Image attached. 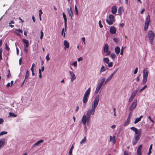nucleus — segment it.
<instances>
[{"label":"nucleus","mask_w":155,"mask_h":155,"mask_svg":"<svg viewBox=\"0 0 155 155\" xmlns=\"http://www.w3.org/2000/svg\"><path fill=\"white\" fill-rule=\"evenodd\" d=\"M130 129L134 131L135 133L136 134L134 135V139L132 140V144L133 145H135L140 139L141 133V130L140 129L138 130L136 128L134 127H131Z\"/></svg>","instance_id":"1"},{"label":"nucleus","mask_w":155,"mask_h":155,"mask_svg":"<svg viewBox=\"0 0 155 155\" xmlns=\"http://www.w3.org/2000/svg\"><path fill=\"white\" fill-rule=\"evenodd\" d=\"M99 95H97L95 98L94 100L92 103L91 108L89 109L87 112H89V114L93 115L95 113V109L97 107L99 101Z\"/></svg>","instance_id":"2"},{"label":"nucleus","mask_w":155,"mask_h":155,"mask_svg":"<svg viewBox=\"0 0 155 155\" xmlns=\"http://www.w3.org/2000/svg\"><path fill=\"white\" fill-rule=\"evenodd\" d=\"M91 88H89L86 91L83 98L82 101L84 104H86L88 101L91 92Z\"/></svg>","instance_id":"3"},{"label":"nucleus","mask_w":155,"mask_h":155,"mask_svg":"<svg viewBox=\"0 0 155 155\" xmlns=\"http://www.w3.org/2000/svg\"><path fill=\"white\" fill-rule=\"evenodd\" d=\"M148 35L149 40L152 44L153 42V40L155 37L154 33L152 31L150 30L148 31Z\"/></svg>","instance_id":"4"},{"label":"nucleus","mask_w":155,"mask_h":155,"mask_svg":"<svg viewBox=\"0 0 155 155\" xmlns=\"http://www.w3.org/2000/svg\"><path fill=\"white\" fill-rule=\"evenodd\" d=\"M137 99H135L134 100L133 103L129 108V110L130 111H132L134 110L137 106Z\"/></svg>","instance_id":"5"},{"label":"nucleus","mask_w":155,"mask_h":155,"mask_svg":"<svg viewBox=\"0 0 155 155\" xmlns=\"http://www.w3.org/2000/svg\"><path fill=\"white\" fill-rule=\"evenodd\" d=\"M150 21V16L149 15H148L146 19L145 23V26L144 27V30L145 31H146L148 29L149 23Z\"/></svg>","instance_id":"6"},{"label":"nucleus","mask_w":155,"mask_h":155,"mask_svg":"<svg viewBox=\"0 0 155 155\" xmlns=\"http://www.w3.org/2000/svg\"><path fill=\"white\" fill-rule=\"evenodd\" d=\"M131 117V113H130L129 114V115H128V116L127 117V120H126V122L124 124V127L126 126L129 124L130 122V119Z\"/></svg>","instance_id":"7"},{"label":"nucleus","mask_w":155,"mask_h":155,"mask_svg":"<svg viewBox=\"0 0 155 155\" xmlns=\"http://www.w3.org/2000/svg\"><path fill=\"white\" fill-rule=\"evenodd\" d=\"M137 93V91H134L130 97L129 99V102H131L133 99L134 97H135L136 95V94Z\"/></svg>","instance_id":"8"},{"label":"nucleus","mask_w":155,"mask_h":155,"mask_svg":"<svg viewBox=\"0 0 155 155\" xmlns=\"http://www.w3.org/2000/svg\"><path fill=\"white\" fill-rule=\"evenodd\" d=\"M109 48L107 44H106L104 45V51L105 53H107L108 54H109L110 53V51L108 50Z\"/></svg>","instance_id":"9"},{"label":"nucleus","mask_w":155,"mask_h":155,"mask_svg":"<svg viewBox=\"0 0 155 155\" xmlns=\"http://www.w3.org/2000/svg\"><path fill=\"white\" fill-rule=\"evenodd\" d=\"M87 121L89 122V121H87V118L86 116L84 115L82 118L81 122L84 125H85Z\"/></svg>","instance_id":"10"},{"label":"nucleus","mask_w":155,"mask_h":155,"mask_svg":"<svg viewBox=\"0 0 155 155\" xmlns=\"http://www.w3.org/2000/svg\"><path fill=\"white\" fill-rule=\"evenodd\" d=\"M110 31L111 34H114L116 33V29L114 27L111 26L110 29Z\"/></svg>","instance_id":"11"},{"label":"nucleus","mask_w":155,"mask_h":155,"mask_svg":"<svg viewBox=\"0 0 155 155\" xmlns=\"http://www.w3.org/2000/svg\"><path fill=\"white\" fill-rule=\"evenodd\" d=\"M110 141L111 142L113 143H115L116 142L115 136H110Z\"/></svg>","instance_id":"12"},{"label":"nucleus","mask_w":155,"mask_h":155,"mask_svg":"<svg viewBox=\"0 0 155 155\" xmlns=\"http://www.w3.org/2000/svg\"><path fill=\"white\" fill-rule=\"evenodd\" d=\"M5 144V139L2 138L0 140V149H1Z\"/></svg>","instance_id":"13"},{"label":"nucleus","mask_w":155,"mask_h":155,"mask_svg":"<svg viewBox=\"0 0 155 155\" xmlns=\"http://www.w3.org/2000/svg\"><path fill=\"white\" fill-rule=\"evenodd\" d=\"M142 147V145L141 144L139 145L137 149V155H142L141 154V148Z\"/></svg>","instance_id":"14"},{"label":"nucleus","mask_w":155,"mask_h":155,"mask_svg":"<svg viewBox=\"0 0 155 155\" xmlns=\"http://www.w3.org/2000/svg\"><path fill=\"white\" fill-rule=\"evenodd\" d=\"M64 44L65 46L64 49L65 50L66 49V48H68L69 47V44L68 42L66 40H64Z\"/></svg>","instance_id":"15"},{"label":"nucleus","mask_w":155,"mask_h":155,"mask_svg":"<svg viewBox=\"0 0 155 155\" xmlns=\"http://www.w3.org/2000/svg\"><path fill=\"white\" fill-rule=\"evenodd\" d=\"M143 77L147 78L149 72L146 68L143 70Z\"/></svg>","instance_id":"16"},{"label":"nucleus","mask_w":155,"mask_h":155,"mask_svg":"<svg viewBox=\"0 0 155 155\" xmlns=\"http://www.w3.org/2000/svg\"><path fill=\"white\" fill-rule=\"evenodd\" d=\"M15 32L18 36H21L20 33H22L23 31L22 30L20 29H16L15 30Z\"/></svg>","instance_id":"17"},{"label":"nucleus","mask_w":155,"mask_h":155,"mask_svg":"<svg viewBox=\"0 0 155 155\" xmlns=\"http://www.w3.org/2000/svg\"><path fill=\"white\" fill-rule=\"evenodd\" d=\"M69 73L71 76V81H73L76 78L75 75L72 71H70Z\"/></svg>","instance_id":"18"},{"label":"nucleus","mask_w":155,"mask_h":155,"mask_svg":"<svg viewBox=\"0 0 155 155\" xmlns=\"http://www.w3.org/2000/svg\"><path fill=\"white\" fill-rule=\"evenodd\" d=\"M44 141L43 140H41L37 141L33 146L32 148L34 147L35 146H38L41 143H42Z\"/></svg>","instance_id":"19"},{"label":"nucleus","mask_w":155,"mask_h":155,"mask_svg":"<svg viewBox=\"0 0 155 155\" xmlns=\"http://www.w3.org/2000/svg\"><path fill=\"white\" fill-rule=\"evenodd\" d=\"M117 12V8L115 6H113L112 8L111 12L113 14H115Z\"/></svg>","instance_id":"20"},{"label":"nucleus","mask_w":155,"mask_h":155,"mask_svg":"<svg viewBox=\"0 0 155 155\" xmlns=\"http://www.w3.org/2000/svg\"><path fill=\"white\" fill-rule=\"evenodd\" d=\"M70 10L69 9L68 11V14L69 16L71 17V19H72V17L73 16V14L71 7H70Z\"/></svg>","instance_id":"21"},{"label":"nucleus","mask_w":155,"mask_h":155,"mask_svg":"<svg viewBox=\"0 0 155 155\" xmlns=\"http://www.w3.org/2000/svg\"><path fill=\"white\" fill-rule=\"evenodd\" d=\"M120 51V48L118 46H117L115 48V51L117 54H118Z\"/></svg>","instance_id":"22"},{"label":"nucleus","mask_w":155,"mask_h":155,"mask_svg":"<svg viewBox=\"0 0 155 155\" xmlns=\"http://www.w3.org/2000/svg\"><path fill=\"white\" fill-rule=\"evenodd\" d=\"M22 41L25 44V46L26 48H27L29 46V42L28 40L25 39H23L22 40Z\"/></svg>","instance_id":"23"},{"label":"nucleus","mask_w":155,"mask_h":155,"mask_svg":"<svg viewBox=\"0 0 155 155\" xmlns=\"http://www.w3.org/2000/svg\"><path fill=\"white\" fill-rule=\"evenodd\" d=\"M63 17L64 20L65 26L66 27L67 26V19L66 15L65 14L64 12H63Z\"/></svg>","instance_id":"24"},{"label":"nucleus","mask_w":155,"mask_h":155,"mask_svg":"<svg viewBox=\"0 0 155 155\" xmlns=\"http://www.w3.org/2000/svg\"><path fill=\"white\" fill-rule=\"evenodd\" d=\"M107 23L109 25H112L114 21L110 19H107L106 20Z\"/></svg>","instance_id":"25"},{"label":"nucleus","mask_w":155,"mask_h":155,"mask_svg":"<svg viewBox=\"0 0 155 155\" xmlns=\"http://www.w3.org/2000/svg\"><path fill=\"white\" fill-rule=\"evenodd\" d=\"M123 10V9L122 7H120L119 8L118 10V13L120 15H122Z\"/></svg>","instance_id":"26"},{"label":"nucleus","mask_w":155,"mask_h":155,"mask_svg":"<svg viewBox=\"0 0 155 155\" xmlns=\"http://www.w3.org/2000/svg\"><path fill=\"white\" fill-rule=\"evenodd\" d=\"M107 69V67H105L104 66H103L101 67L100 70V73H101L105 71Z\"/></svg>","instance_id":"27"},{"label":"nucleus","mask_w":155,"mask_h":155,"mask_svg":"<svg viewBox=\"0 0 155 155\" xmlns=\"http://www.w3.org/2000/svg\"><path fill=\"white\" fill-rule=\"evenodd\" d=\"M109 18L113 21H115V20L114 16L111 14L109 16Z\"/></svg>","instance_id":"28"},{"label":"nucleus","mask_w":155,"mask_h":155,"mask_svg":"<svg viewBox=\"0 0 155 155\" xmlns=\"http://www.w3.org/2000/svg\"><path fill=\"white\" fill-rule=\"evenodd\" d=\"M147 78L143 77V79L142 80V84H145L147 81Z\"/></svg>","instance_id":"29"},{"label":"nucleus","mask_w":155,"mask_h":155,"mask_svg":"<svg viewBox=\"0 0 155 155\" xmlns=\"http://www.w3.org/2000/svg\"><path fill=\"white\" fill-rule=\"evenodd\" d=\"M73 148L74 146L73 145H72L69 150V155H72V150L73 149Z\"/></svg>","instance_id":"30"},{"label":"nucleus","mask_w":155,"mask_h":155,"mask_svg":"<svg viewBox=\"0 0 155 155\" xmlns=\"http://www.w3.org/2000/svg\"><path fill=\"white\" fill-rule=\"evenodd\" d=\"M91 114H89V112H87L86 113V115H87V121H89L90 117H91Z\"/></svg>","instance_id":"31"},{"label":"nucleus","mask_w":155,"mask_h":155,"mask_svg":"<svg viewBox=\"0 0 155 155\" xmlns=\"http://www.w3.org/2000/svg\"><path fill=\"white\" fill-rule=\"evenodd\" d=\"M104 61L106 64H108L109 62V58H104Z\"/></svg>","instance_id":"32"},{"label":"nucleus","mask_w":155,"mask_h":155,"mask_svg":"<svg viewBox=\"0 0 155 155\" xmlns=\"http://www.w3.org/2000/svg\"><path fill=\"white\" fill-rule=\"evenodd\" d=\"M29 71L28 70H27L26 72V74L25 77V79H27L29 76Z\"/></svg>","instance_id":"33"},{"label":"nucleus","mask_w":155,"mask_h":155,"mask_svg":"<svg viewBox=\"0 0 155 155\" xmlns=\"http://www.w3.org/2000/svg\"><path fill=\"white\" fill-rule=\"evenodd\" d=\"M141 120L140 119V118H139V117L137 118H136L134 122V123L136 124L139 121H140Z\"/></svg>","instance_id":"34"},{"label":"nucleus","mask_w":155,"mask_h":155,"mask_svg":"<svg viewBox=\"0 0 155 155\" xmlns=\"http://www.w3.org/2000/svg\"><path fill=\"white\" fill-rule=\"evenodd\" d=\"M105 78H103L101 80V82H100L99 84L103 85L104 83V81H105Z\"/></svg>","instance_id":"35"},{"label":"nucleus","mask_w":155,"mask_h":155,"mask_svg":"<svg viewBox=\"0 0 155 155\" xmlns=\"http://www.w3.org/2000/svg\"><path fill=\"white\" fill-rule=\"evenodd\" d=\"M101 88L99 87H97L96 88V89L95 92V93L96 94H97L98 93V92L99 90H100Z\"/></svg>","instance_id":"36"},{"label":"nucleus","mask_w":155,"mask_h":155,"mask_svg":"<svg viewBox=\"0 0 155 155\" xmlns=\"http://www.w3.org/2000/svg\"><path fill=\"white\" fill-rule=\"evenodd\" d=\"M101 88L99 87H97L96 88V89L95 92V93L96 94H97L98 93V92L99 90H100Z\"/></svg>","instance_id":"37"},{"label":"nucleus","mask_w":155,"mask_h":155,"mask_svg":"<svg viewBox=\"0 0 155 155\" xmlns=\"http://www.w3.org/2000/svg\"><path fill=\"white\" fill-rule=\"evenodd\" d=\"M118 69H116L115 71H114L111 74V75L110 76V77H111L112 78L113 76L114 75V74H115L117 71Z\"/></svg>","instance_id":"38"},{"label":"nucleus","mask_w":155,"mask_h":155,"mask_svg":"<svg viewBox=\"0 0 155 155\" xmlns=\"http://www.w3.org/2000/svg\"><path fill=\"white\" fill-rule=\"evenodd\" d=\"M112 78L111 77L109 76L106 80L105 82V84H106Z\"/></svg>","instance_id":"39"},{"label":"nucleus","mask_w":155,"mask_h":155,"mask_svg":"<svg viewBox=\"0 0 155 155\" xmlns=\"http://www.w3.org/2000/svg\"><path fill=\"white\" fill-rule=\"evenodd\" d=\"M75 10L76 15H78V8H77V7L76 5H75Z\"/></svg>","instance_id":"40"},{"label":"nucleus","mask_w":155,"mask_h":155,"mask_svg":"<svg viewBox=\"0 0 155 155\" xmlns=\"http://www.w3.org/2000/svg\"><path fill=\"white\" fill-rule=\"evenodd\" d=\"M86 141V137H85L80 142V143L82 144L84 142H85Z\"/></svg>","instance_id":"41"},{"label":"nucleus","mask_w":155,"mask_h":155,"mask_svg":"<svg viewBox=\"0 0 155 155\" xmlns=\"http://www.w3.org/2000/svg\"><path fill=\"white\" fill-rule=\"evenodd\" d=\"M147 86L146 85H145L139 91L140 92H141L143 90H144L147 87Z\"/></svg>","instance_id":"42"},{"label":"nucleus","mask_w":155,"mask_h":155,"mask_svg":"<svg viewBox=\"0 0 155 155\" xmlns=\"http://www.w3.org/2000/svg\"><path fill=\"white\" fill-rule=\"evenodd\" d=\"M9 115L10 116L14 117H16L17 116V115H15L14 113L11 112L9 113Z\"/></svg>","instance_id":"43"},{"label":"nucleus","mask_w":155,"mask_h":155,"mask_svg":"<svg viewBox=\"0 0 155 155\" xmlns=\"http://www.w3.org/2000/svg\"><path fill=\"white\" fill-rule=\"evenodd\" d=\"M8 132L6 131H2L0 133V136L4 134H6Z\"/></svg>","instance_id":"44"},{"label":"nucleus","mask_w":155,"mask_h":155,"mask_svg":"<svg viewBox=\"0 0 155 155\" xmlns=\"http://www.w3.org/2000/svg\"><path fill=\"white\" fill-rule=\"evenodd\" d=\"M2 50L1 48L0 49V61L2 59Z\"/></svg>","instance_id":"45"},{"label":"nucleus","mask_w":155,"mask_h":155,"mask_svg":"<svg viewBox=\"0 0 155 155\" xmlns=\"http://www.w3.org/2000/svg\"><path fill=\"white\" fill-rule=\"evenodd\" d=\"M111 58L112 59L115 58L116 57V55L115 54H112L110 55Z\"/></svg>","instance_id":"46"},{"label":"nucleus","mask_w":155,"mask_h":155,"mask_svg":"<svg viewBox=\"0 0 155 155\" xmlns=\"http://www.w3.org/2000/svg\"><path fill=\"white\" fill-rule=\"evenodd\" d=\"M113 65V63L112 62H110V63H109L108 64V66L109 68H110L112 67Z\"/></svg>","instance_id":"47"},{"label":"nucleus","mask_w":155,"mask_h":155,"mask_svg":"<svg viewBox=\"0 0 155 155\" xmlns=\"http://www.w3.org/2000/svg\"><path fill=\"white\" fill-rule=\"evenodd\" d=\"M124 48L123 47H122L121 48V50L120 52V54L121 55H123V52H124Z\"/></svg>","instance_id":"48"},{"label":"nucleus","mask_w":155,"mask_h":155,"mask_svg":"<svg viewBox=\"0 0 155 155\" xmlns=\"http://www.w3.org/2000/svg\"><path fill=\"white\" fill-rule=\"evenodd\" d=\"M44 36V34L43 32L42 31H41V36H40V38L42 39Z\"/></svg>","instance_id":"49"},{"label":"nucleus","mask_w":155,"mask_h":155,"mask_svg":"<svg viewBox=\"0 0 155 155\" xmlns=\"http://www.w3.org/2000/svg\"><path fill=\"white\" fill-rule=\"evenodd\" d=\"M5 45V49L7 50V51H8L10 50V48L6 44Z\"/></svg>","instance_id":"50"},{"label":"nucleus","mask_w":155,"mask_h":155,"mask_svg":"<svg viewBox=\"0 0 155 155\" xmlns=\"http://www.w3.org/2000/svg\"><path fill=\"white\" fill-rule=\"evenodd\" d=\"M73 65L74 67H76L77 66V62L76 61H74L73 63Z\"/></svg>","instance_id":"51"},{"label":"nucleus","mask_w":155,"mask_h":155,"mask_svg":"<svg viewBox=\"0 0 155 155\" xmlns=\"http://www.w3.org/2000/svg\"><path fill=\"white\" fill-rule=\"evenodd\" d=\"M140 74L138 76H137L136 78V81L138 82L140 81Z\"/></svg>","instance_id":"52"},{"label":"nucleus","mask_w":155,"mask_h":155,"mask_svg":"<svg viewBox=\"0 0 155 155\" xmlns=\"http://www.w3.org/2000/svg\"><path fill=\"white\" fill-rule=\"evenodd\" d=\"M43 14V12L40 9L39 11V15L41 16V14Z\"/></svg>","instance_id":"53"},{"label":"nucleus","mask_w":155,"mask_h":155,"mask_svg":"<svg viewBox=\"0 0 155 155\" xmlns=\"http://www.w3.org/2000/svg\"><path fill=\"white\" fill-rule=\"evenodd\" d=\"M45 59L47 60V61H48L49 60L50 58L49 57V54H48L45 57Z\"/></svg>","instance_id":"54"},{"label":"nucleus","mask_w":155,"mask_h":155,"mask_svg":"<svg viewBox=\"0 0 155 155\" xmlns=\"http://www.w3.org/2000/svg\"><path fill=\"white\" fill-rule=\"evenodd\" d=\"M129 152L126 151H124V155H128Z\"/></svg>","instance_id":"55"},{"label":"nucleus","mask_w":155,"mask_h":155,"mask_svg":"<svg viewBox=\"0 0 155 155\" xmlns=\"http://www.w3.org/2000/svg\"><path fill=\"white\" fill-rule=\"evenodd\" d=\"M99 24L100 26V28H102L103 27V25L101 24V20L99 21Z\"/></svg>","instance_id":"56"},{"label":"nucleus","mask_w":155,"mask_h":155,"mask_svg":"<svg viewBox=\"0 0 155 155\" xmlns=\"http://www.w3.org/2000/svg\"><path fill=\"white\" fill-rule=\"evenodd\" d=\"M138 71V68H135L134 71V74H136L137 73Z\"/></svg>","instance_id":"57"},{"label":"nucleus","mask_w":155,"mask_h":155,"mask_svg":"<svg viewBox=\"0 0 155 155\" xmlns=\"http://www.w3.org/2000/svg\"><path fill=\"white\" fill-rule=\"evenodd\" d=\"M8 71H9V73H8V74L7 75V76L8 78H9V77H10L11 76V74L10 73V71L9 70H8Z\"/></svg>","instance_id":"58"},{"label":"nucleus","mask_w":155,"mask_h":155,"mask_svg":"<svg viewBox=\"0 0 155 155\" xmlns=\"http://www.w3.org/2000/svg\"><path fill=\"white\" fill-rule=\"evenodd\" d=\"M4 122V120L2 118H0V124H2Z\"/></svg>","instance_id":"59"},{"label":"nucleus","mask_w":155,"mask_h":155,"mask_svg":"<svg viewBox=\"0 0 155 155\" xmlns=\"http://www.w3.org/2000/svg\"><path fill=\"white\" fill-rule=\"evenodd\" d=\"M82 60H83V58L81 57L78 59V61H82Z\"/></svg>","instance_id":"60"},{"label":"nucleus","mask_w":155,"mask_h":155,"mask_svg":"<svg viewBox=\"0 0 155 155\" xmlns=\"http://www.w3.org/2000/svg\"><path fill=\"white\" fill-rule=\"evenodd\" d=\"M82 40L84 44H85V38L84 37H83L82 38Z\"/></svg>","instance_id":"61"},{"label":"nucleus","mask_w":155,"mask_h":155,"mask_svg":"<svg viewBox=\"0 0 155 155\" xmlns=\"http://www.w3.org/2000/svg\"><path fill=\"white\" fill-rule=\"evenodd\" d=\"M17 54L18 55L19 53V49L18 48H16Z\"/></svg>","instance_id":"62"},{"label":"nucleus","mask_w":155,"mask_h":155,"mask_svg":"<svg viewBox=\"0 0 155 155\" xmlns=\"http://www.w3.org/2000/svg\"><path fill=\"white\" fill-rule=\"evenodd\" d=\"M151 153V150H149L148 153H147L148 155H150Z\"/></svg>","instance_id":"63"},{"label":"nucleus","mask_w":155,"mask_h":155,"mask_svg":"<svg viewBox=\"0 0 155 155\" xmlns=\"http://www.w3.org/2000/svg\"><path fill=\"white\" fill-rule=\"evenodd\" d=\"M113 40L114 41L116 42H117V38H113Z\"/></svg>","instance_id":"64"}]
</instances>
